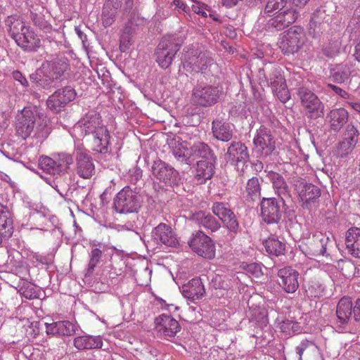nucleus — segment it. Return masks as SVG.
<instances>
[{"label": "nucleus", "instance_id": "1", "mask_svg": "<svg viewBox=\"0 0 360 360\" xmlns=\"http://www.w3.org/2000/svg\"><path fill=\"white\" fill-rule=\"evenodd\" d=\"M80 136L91 134L93 150L100 153H108L110 136L103 124L100 114L95 111L87 112L74 127Z\"/></svg>", "mask_w": 360, "mask_h": 360}, {"label": "nucleus", "instance_id": "2", "mask_svg": "<svg viewBox=\"0 0 360 360\" xmlns=\"http://www.w3.org/2000/svg\"><path fill=\"white\" fill-rule=\"evenodd\" d=\"M34 129V135L38 138H46L50 133L46 117L36 110L25 108L15 117L16 134L25 139Z\"/></svg>", "mask_w": 360, "mask_h": 360}, {"label": "nucleus", "instance_id": "3", "mask_svg": "<svg viewBox=\"0 0 360 360\" xmlns=\"http://www.w3.org/2000/svg\"><path fill=\"white\" fill-rule=\"evenodd\" d=\"M182 44L183 39L177 35H167L161 39L155 52V60L161 68L171 65Z\"/></svg>", "mask_w": 360, "mask_h": 360}, {"label": "nucleus", "instance_id": "4", "mask_svg": "<svg viewBox=\"0 0 360 360\" xmlns=\"http://www.w3.org/2000/svg\"><path fill=\"white\" fill-rule=\"evenodd\" d=\"M297 95L308 119L316 120L324 116L325 105L311 90L300 86L297 90Z\"/></svg>", "mask_w": 360, "mask_h": 360}, {"label": "nucleus", "instance_id": "5", "mask_svg": "<svg viewBox=\"0 0 360 360\" xmlns=\"http://www.w3.org/2000/svg\"><path fill=\"white\" fill-rule=\"evenodd\" d=\"M213 63V59L208 52L200 51L195 49H189L182 57L183 68L190 73L203 72Z\"/></svg>", "mask_w": 360, "mask_h": 360}, {"label": "nucleus", "instance_id": "6", "mask_svg": "<svg viewBox=\"0 0 360 360\" xmlns=\"http://www.w3.org/2000/svg\"><path fill=\"white\" fill-rule=\"evenodd\" d=\"M73 162L72 155L66 153L54 154L53 158L42 156L39 159L40 168L51 175H60L67 172Z\"/></svg>", "mask_w": 360, "mask_h": 360}, {"label": "nucleus", "instance_id": "7", "mask_svg": "<svg viewBox=\"0 0 360 360\" xmlns=\"http://www.w3.org/2000/svg\"><path fill=\"white\" fill-rule=\"evenodd\" d=\"M140 201L139 193L129 186H125L115 195L113 205L118 213H132L140 207Z\"/></svg>", "mask_w": 360, "mask_h": 360}, {"label": "nucleus", "instance_id": "8", "mask_svg": "<svg viewBox=\"0 0 360 360\" xmlns=\"http://www.w3.org/2000/svg\"><path fill=\"white\" fill-rule=\"evenodd\" d=\"M190 248L198 256L212 259L215 257L216 247L212 239L202 231L192 233L188 241Z\"/></svg>", "mask_w": 360, "mask_h": 360}, {"label": "nucleus", "instance_id": "9", "mask_svg": "<svg viewBox=\"0 0 360 360\" xmlns=\"http://www.w3.org/2000/svg\"><path fill=\"white\" fill-rule=\"evenodd\" d=\"M304 37V29L299 26H293L283 34L279 47L284 54H293L302 46Z\"/></svg>", "mask_w": 360, "mask_h": 360}, {"label": "nucleus", "instance_id": "10", "mask_svg": "<svg viewBox=\"0 0 360 360\" xmlns=\"http://www.w3.org/2000/svg\"><path fill=\"white\" fill-rule=\"evenodd\" d=\"M280 202L276 198H263L259 203L260 217L267 224H278L283 217Z\"/></svg>", "mask_w": 360, "mask_h": 360}, {"label": "nucleus", "instance_id": "11", "mask_svg": "<svg viewBox=\"0 0 360 360\" xmlns=\"http://www.w3.org/2000/svg\"><path fill=\"white\" fill-rule=\"evenodd\" d=\"M295 186L304 209L311 210L316 205L321 196V190L317 186L304 180L297 181Z\"/></svg>", "mask_w": 360, "mask_h": 360}, {"label": "nucleus", "instance_id": "12", "mask_svg": "<svg viewBox=\"0 0 360 360\" xmlns=\"http://www.w3.org/2000/svg\"><path fill=\"white\" fill-rule=\"evenodd\" d=\"M151 172L155 178L166 186L177 185L180 181L179 174L173 167L165 162L158 160L154 161Z\"/></svg>", "mask_w": 360, "mask_h": 360}, {"label": "nucleus", "instance_id": "13", "mask_svg": "<svg viewBox=\"0 0 360 360\" xmlns=\"http://www.w3.org/2000/svg\"><path fill=\"white\" fill-rule=\"evenodd\" d=\"M219 97V90L217 87L208 84H198L192 93L193 103L202 107H209L217 102Z\"/></svg>", "mask_w": 360, "mask_h": 360}, {"label": "nucleus", "instance_id": "14", "mask_svg": "<svg viewBox=\"0 0 360 360\" xmlns=\"http://www.w3.org/2000/svg\"><path fill=\"white\" fill-rule=\"evenodd\" d=\"M253 143L255 152L261 157L271 155L276 149V141L271 131L262 126L257 131Z\"/></svg>", "mask_w": 360, "mask_h": 360}, {"label": "nucleus", "instance_id": "15", "mask_svg": "<svg viewBox=\"0 0 360 360\" xmlns=\"http://www.w3.org/2000/svg\"><path fill=\"white\" fill-rule=\"evenodd\" d=\"M76 95L75 90L69 86L58 89L47 99V107L53 113L60 112L68 103L75 98Z\"/></svg>", "mask_w": 360, "mask_h": 360}, {"label": "nucleus", "instance_id": "16", "mask_svg": "<svg viewBox=\"0 0 360 360\" xmlns=\"http://www.w3.org/2000/svg\"><path fill=\"white\" fill-rule=\"evenodd\" d=\"M12 38L18 46L26 51H35L41 46V40L33 30L25 25H21V30L12 33Z\"/></svg>", "mask_w": 360, "mask_h": 360}, {"label": "nucleus", "instance_id": "17", "mask_svg": "<svg viewBox=\"0 0 360 360\" xmlns=\"http://www.w3.org/2000/svg\"><path fill=\"white\" fill-rule=\"evenodd\" d=\"M196 131H198L196 129L188 128L185 131L181 132L180 140L174 141L172 146V153L179 162L188 165H192V160L189 159L191 143L188 142L187 139L190 134H194V136H196L195 134Z\"/></svg>", "mask_w": 360, "mask_h": 360}, {"label": "nucleus", "instance_id": "18", "mask_svg": "<svg viewBox=\"0 0 360 360\" xmlns=\"http://www.w3.org/2000/svg\"><path fill=\"white\" fill-rule=\"evenodd\" d=\"M266 24V27L269 30H282L293 23L297 18V13L292 8L276 11L271 14Z\"/></svg>", "mask_w": 360, "mask_h": 360}, {"label": "nucleus", "instance_id": "19", "mask_svg": "<svg viewBox=\"0 0 360 360\" xmlns=\"http://www.w3.org/2000/svg\"><path fill=\"white\" fill-rule=\"evenodd\" d=\"M75 172L81 178L90 179L95 173V166L91 157L83 148H77L75 151Z\"/></svg>", "mask_w": 360, "mask_h": 360}, {"label": "nucleus", "instance_id": "20", "mask_svg": "<svg viewBox=\"0 0 360 360\" xmlns=\"http://www.w3.org/2000/svg\"><path fill=\"white\" fill-rule=\"evenodd\" d=\"M278 283L287 293H294L299 288V272L291 266H285L278 269Z\"/></svg>", "mask_w": 360, "mask_h": 360}, {"label": "nucleus", "instance_id": "21", "mask_svg": "<svg viewBox=\"0 0 360 360\" xmlns=\"http://www.w3.org/2000/svg\"><path fill=\"white\" fill-rule=\"evenodd\" d=\"M152 238L157 245L163 244L169 247H176L179 241L176 236L169 225L160 223L152 231Z\"/></svg>", "mask_w": 360, "mask_h": 360}, {"label": "nucleus", "instance_id": "22", "mask_svg": "<svg viewBox=\"0 0 360 360\" xmlns=\"http://www.w3.org/2000/svg\"><path fill=\"white\" fill-rule=\"evenodd\" d=\"M266 177L271 183L272 187L277 195L279 197L281 202L285 204V199L290 197V189L282 174L268 169L266 167L264 169Z\"/></svg>", "mask_w": 360, "mask_h": 360}, {"label": "nucleus", "instance_id": "23", "mask_svg": "<svg viewBox=\"0 0 360 360\" xmlns=\"http://www.w3.org/2000/svg\"><path fill=\"white\" fill-rule=\"evenodd\" d=\"M155 322L158 333L167 340L174 338L181 328L179 322L169 314L159 316Z\"/></svg>", "mask_w": 360, "mask_h": 360}, {"label": "nucleus", "instance_id": "24", "mask_svg": "<svg viewBox=\"0 0 360 360\" xmlns=\"http://www.w3.org/2000/svg\"><path fill=\"white\" fill-rule=\"evenodd\" d=\"M330 243L332 241L328 236L322 232H317L309 238L308 253L311 256L327 255V248Z\"/></svg>", "mask_w": 360, "mask_h": 360}, {"label": "nucleus", "instance_id": "25", "mask_svg": "<svg viewBox=\"0 0 360 360\" xmlns=\"http://www.w3.org/2000/svg\"><path fill=\"white\" fill-rule=\"evenodd\" d=\"M258 78L261 86H271L272 90L286 84L280 68L276 66H272L267 73L264 69H260Z\"/></svg>", "mask_w": 360, "mask_h": 360}, {"label": "nucleus", "instance_id": "26", "mask_svg": "<svg viewBox=\"0 0 360 360\" xmlns=\"http://www.w3.org/2000/svg\"><path fill=\"white\" fill-rule=\"evenodd\" d=\"M227 162L236 165L238 162H245L249 159L248 148L240 141H233L224 155Z\"/></svg>", "mask_w": 360, "mask_h": 360}, {"label": "nucleus", "instance_id": "27", "mask_svg": "<svg viewBox=\"0 0 360 360\" xmlns=\"http://www.w3.org/2000/svg\"><path fill=\"white\" fill-rule=\"evenodd\" d=\"M49 70V66L43 63L40 68L37 69L34 73L30 75V81L37 86L44 89H49L55 86L57 80Z\"/></svg>", "mask_w": 360, "mask_h": 360}, {"label": "nucleus", "instance_id": "28", "mask_svg": "<svg viewBox=\"0 0 360 360\" xmlns=\"http://www.w3.org/2000/svg\"><path fill=\"white\" fill-rule=\"evenodd\" d=\"M191 219L200 227L204 228L208 233H214L221 228V224L211 213L198 211L192 214Z\"/></svg>", "mask_w": 360, "mask_h": 360}, {"label": "nucleus", "instance_id": "29", "mask_svg": "<svg viewBox=\"0 0 360 360\" xmlns=\"http://www.w3.org/2000/svg\"><path fill=\"white\" fill-rule=\"evenodd\" d=\"M182 295L193 301L200 299L205 292L204 285L200 278H194L181 288Z\"/></svg>", "mask_w": 360, "mask_h": 360}, {"label": "nucleus", "instance_id": "30", "mask_svg": "<svg viewBox=\"0 0 360 360\" xmlns=\"http://www.w3.org/2000/svg\"><path fill=\"white\" fill-rule=\"evenodd\" d=\"M73 345L78 350L96 349L103 347V340L100 335H84L75 337Z\"/></svg>", "mask_w": 360, "mask_h": 360}, {"label": "nucleus", "instance_id": "31", "mask_svg": "<svg viewBox=\"0 0 360 360\" xmlns=\"http://www.w3.org/2000/svg\"><path fill=\"white\" fill-rule=\"evenodd\" d=\"M75 326L69 321L46 323V332L56 336H70L75 333Z\"/></svg>", "mask_w": 360, "mask_h": 360}, {"label": "nucleus", "instance_id": "32", "mask_svg": "<svg viewBox=\"0 0 360 360\" xmlns=\"http://www.w3.org/2000/svg\"><path fill=\"white\" fill-rule=\"evenodd\" d=\"M233 125L222 120H216L212 123L213 136L217 140L227 142L233 135Z\"/></svg>", "mask_w": 360, "mask_h": 360}, {"label": "nucleus", "instance_id": "33", "mask_svg": "<svg viewBox=\"0 0 360 360\" xmlns=\"http://www.w3.org/2000/svg\"><path fill=\"white\" fill-rule=\"evenodd\" d=\"M215 160L207 159L198 161L195 178L199 184L205 183L214 175Z\"/></svg>", "mask_w": 360, "mask_h": 360}, {"label": "nucleus", "instance_id": "34", "mask_svg": "<svg viewBox=\"0 0 360 360\" xmlns=\"http://www.w3.org/2000/svg\"><path fill=\"white\" fill-rule=\"evenodd\" d=\"M345 245L352 256L360 258V229L354 227L347 231Z\"/></svg>", "mask_w": 360, "mask_h": 360}, {"label": "nucleus", "instance_id": "35", "mask_svg": "<svg viewBox=\"0 0 360 360\" xmlns=\"http://www.w3.org/2000/svg\"><path fill=\"white\" fill-rule=\"evenodd\" d=\"M189 159L192 160V164L197 158L202 160H213L216 159L212 150L209 146L203 142L194 143L190 145Z\"/></svg>", "mask_w": 360, "mask_h": 360}, {"label": "nucleus", "instance_id": "36", "mask_svg": "<svg viewBox=\"0 0 360 360\" xmlns=\"http://www.w3.org/2000/svg\"><path fill=\"white\" fill-rule=\"evenodd\" d=\"M327 120L330 122L331 130L338 131L347 122L348 113L342 108L333 109L328 114Z\"/></svg>", "mask_w": 360, "mask_h": 360}, {"label": "nucleus", "instance_id": "37", "mask_svg": "<svg viewBox=\"0 0 360 360\" xmlns=\"http://www.w3.org/2000/svg\"><path fill=\"white\" fill-rule=\"evenodd\" d=\"M336 314L338 323L345 325L352 315V302L349 297H342L337 305Z\"/></svg>", "mask_w": 360, "mask_h": 360}, {"label": "nucleus", "instance_id": "38", "mask_svg": "<svg viewBox=\"0 0 360 360\" xmlns=\"http://www.w3.org/2000/svg\"><path fill=\"white\" fill-rule=\"evenodd\" d=\"M262 180L257 176L249 179L245 184L244 195L248 201H255L261 196Z\"/></svg>", "mask_w": 360, "mask_h": 360}, {"label": "nucleus", "instance_id": "39", "mask_svg": "<svg viewBox=\"0 0 360 360\" xmlns=\"http://www.w3.org/2000/svg\"><path fill=\"white\" fill-rule=\"evenodd\" d=\"M351 65L348 63L335 65L330 70V77L337 83H343L349 78Z\"/></svg>", "mask_w": 360, "mask_h": 360}, {"label": "nucleus", "instance_id": "40", "mask_svg": "<svg viewBox=\"0 0 360 360\" xmlns=\"http://www.w3.org/2000/svg\"><path fill=\"white\" fill-rule=\"evenodd\" d=\"M359 133L358 129L353 124H348L346 129L345 138L340 143V148L346 153L352 150L357 143V136Z\"/></svg>", "mask_w": 360, "mask_h": 360}, {"label": "nucleus", "instance_id": "41", "mask_svg": "<svg viewBox=\"0 0 360 360\" xmlns=\"http://www.w3.org/2000/svg\"><path fill=\"white\" fill-rule=\"evenodd\" d=\"M50 68L49 71L56 80L59 79L68 68V59L66 58H57L51 61L44 63Z\"/></svg>", "mask_w": 360, "mask_h": 360}, {"label": "nucleus", "instance_id": "42", "mask_svg": "<svg viewBox=\"0 0 360 360\" xmlns=\"http://www.w3.org/2000/svg\"><path fill=\"white\" fill-rule=\"evenodd\" d=\"M266 251L271 255L278 257L285 254V244L277 238L269 237L263 243Z\"/></svg>", "mask_w": 360, "mask_h": 360}, {"label": "nucleus", "instance_id": "43", "mask_svg": "<svg viewBox=\"0 0 360 360\" xmlns=\"http://www.w3.org/2000/svg\"><path fill=\"white\" fill-rule=\"evenodd\" d=\"M18 292L26 299L34 300L40 297V288L27 280H22V283L18 284Z\"/></svg>", "mask_w": 360, "mask_h": 360}, {"label": "nucleus", "instance_id": "44", "mask_svg": "<svg viewBox=\"0 0 360 360\" xmlns=\"http://www.w3.org/2000/svg\"><path fill=\"white\" fill-rule=\"evenodd\" d=\"M102 255L103 252L99 248H95L91 250L89 253V261L86 269L84 270L85 277L91 276L93 274L95 268L101 262Z\"/></svg>", "mask_w": 360, "mask_h": 360}, {"label": "nucleus", "instance_id": "45", "mask_svg": "<svg viewBox=\"0 0 360 360\" xmlns=\"http://www.w3.org/2000/svg\"><path fill=\"white\" fill-rule=\"evenodd\" d=\"M0 227L13 231V215L9 207L0 203Z\"/></svg>", "mask_w": 360, "mask_h": 360}, {"label": "nucleus", "instance_id": "46", "mask_svg": "<svg viewBox=\"0 0 360 360\" xmlns=\"http://www.w3.org/2000/svg\"><path fill=\"white\" fill-rule=\"evenodd\" d=\"M212 211L221 221L234 213L227 204L222 202H214Z\"/></svg>", "mask_w": 360, "mask_h": 360}, {"label": "nucleus", "instance_id": "47", "mask_svg": "<svg viewBox=\"0 0 360 360\" xmlns=\"http://www.w3.org/2000/svg\"><path fill=\"white\" fill-rule=\"evenodd\" d=\"M288 3V0H269L264 9V15L271 16V14L276 11L280 12L286 10L285 6ZM263 17H265V15H263Z\"/></svg>", "mask_w": 360, "mask_h": 360}, {"label": "nucleus", "instance_id": "48", "mask_svg": "<svg viewBox=\"0 0 360 360\" xmlns=\"http://www.w3.org/2000/svg\"><path fill=\"white\" fill-rule=\"evenodd\" d=\"M241 267L250 277L258 278L264 275L263 265L261 263H243Z\"/></svg>", "mask_w": 360, "mask_h": 360}, {"label": "nucleus", "instance_id": "49", "mask_svg": "<svg viewBox=\"0 0 360 360\" xmlns=\"http://www.w3.org/2000/svg\"><path fill=\"white\" fill-rule=\"evenodd\" d=\"M224 226L229 231L231 237L234 238L240 231L239 222L236 214L233 213L229 218L222 221Z\"/></svg>", "mask_w": 360, "mask_h": 360}, {"label": "nucleus", "instance_id": "50", "mask_svg": "<svg viewBox=\"0 0 360 360\" xmlns=\"http://www.w3.org/2000/svg\"><path fill=\"white\" fill-rule=\"evenodd\" d=\"M105 4L116 11L122 9L124 12H129L132 8L134 2L133 0H108Z\"/></svg>", "mask_w": 360, "mask_h": 360}, {"label": "nucleus", "instance_id": "51", "mask_svg": "<svg viewBox=\"0 0 360 360\" xmlns=\"http://www.w3.org/2000/svg\"><path fill=\"white\" fill-rule=\"evenodd\" d=\"M30 18L33 24L40 30L47 32L51 30V25L45 20L44 15L41 13L30 11Z\"/></svg>", "mask_w": 360, "mask_h": 360}, {"label": "nucleus", "instance_id": "52", "mask_svg": "<svg viewBox=\"0 0 360 360\" xmlns=\"http://www.w3.org/2000/svg\"><path fill=\"white\" fill-rule=\"evenodd\" d=\"M281 331L288 335H293L300 333L301 328L300 324L294 321L285 320L281 323Z\"/></svg>", "mask_w": 360, "mask_h": 360}, {"label": "nucleus", "instance_id": "53", "mask_svg": "<svg viewBox=\"0 0 360 360\" xmlns=\"http://www.w3.org/2000/svg\"><path fill=\"white\" fill-rule=\"evenodd\" d=\"M5 25L8 29L10 36L12 37V33H16L21 30V25H24L23 22L19 20L15 15H9L5 20Z\"/></svg>", "mask_w": 360, "mask_h": 360}, {"label": "nucleus", "instance_id": "54", "mask_svg": "<svg viewBox=\"0 0 360 360\" xmlns=\"http://www.w3.org/2000/svg\"><path fill=\"white\" fill-rule=\"evenodd\" d=\"M251 321L260 328H263L269 323L266 311L264 309L255 311L252 315Z\"/></svg>", "mask_w": 360, "mask_h": 360}, {"label": "nucleus", "instance_id": "55", "mask_svg": "<svg viewBox=\"0 0 360 360\" xmlns=\"http://www.w3.org/2000/svg\"><path fill=\"white\" fill-rule=\"evenodd\" d=\"M117 12L114 8L104 4L102 13L103 24L105 27L110 26L115 19Z\"/></svg>", "mask_w": 360, "mask_h": 360}, {"label": "nucleus", "instance_id": "56", "mask_svg": "<svg viewBox=\"0 0 360 360\" xmlns=\"http://www.w3.org/2000/svg\"><path fill=\"white\" fill-rule=\"evenodd\" d=\"M274 95L281 101V102L285 103L288 101L290 98V94L288 89L287 84H285L281 87L276 88L272 90Z\"/></svg>", "mask_w": 360, "mask_h": 360}, {"label": "nucleus", "instance_id": "57", "mask_svg": "<svg viewBox=\"0 0 360 360\" xmlns=\"http://www.w3.org/2000/svg\"><path fill=\"white\" fill-rule=\"evenodd\" d=\"M311 346H315L313 340L304 339L302 340L300 345L295 347L296 353L299 355V360H302V354L304 352Z\"/></svg>", "mask_w": 360, "mask_h": 360}, {"label": "nucleus", "instance_id": "58", "mask_svg": "<svg viewBox=\"0 0 360 360\" xmlns=\"http://www.w3.org/2000/svg\"><path fill=\"white\" fill-rule=\"evenodd\" d=\"M311 346H315L313 340L304 339L302 340L300 345L295 347L296 353L299 355V360H302V354L304 352Z\"/></svg>", "mask_w": 360, "mask_h": 360}, {"label": "nucleus", "instance_id": "59", "mask_svg": "<svg viewBox=\"0 0 360 360\" xmlns=\"http://www.w3.org/2000/svg\"><path fill=\"white\" fill-rule=\"evenodd\" d=\"M205 5L201 2L196 1L192 5V11L201 16L206 18L207 16V13L205 11Z\"/></svg>", "mask_w": 360, "mask_h": 360}, {"label": "nucleus", "instance_id": "60", "mask_svg": "<svg viewBox=\"0 0 360 360\" xmlns=\"http://www.w3.org/2000/svg\"><path fill=\"white\" fill-rule=\"evenodd\" d=\"M13 78L15 81L18 82L23 86H28L29 82L26 77L23 76L21 72L15 70L12 72Z\"/></svg>", "mask_w": 360, "mask_h": 360}, {"label": "nucleus", "instance_id": "61", "mask_svg": "<svg viewBox=\"0 0 360 360\" xmlns=\"http://www.w3.org/2000/svg\"><path fill=\"white\" fill-rule=\"evenodd\" d=\"M352 314L356 321H360V298H358L354 304L352 303Z\"/></svg>", "mask_w": 360, "mask_h": 360}, {"label": "nucleus", "instance_id": "62", "mask_svg": "<svg viewBox=\"0 0 360 360\" xmlns=\"http://www.w3.org/2000/svg\"><path fill=\"white\" fill-rule=\"evenodd\" d=\"M13 233V231L0 227V245L4 241L8 240L12 236Z\"/></svg>", "mask_w": 360, "mask_h": 360}, {"label": "nucleus", "instance_id": "63", "mask_svg": "<svg viewBox=\"0 0 360 360\" xmlns=\"http://www.w3.org/2000/svg\"><path fill=\"white\" fill-rule=\"evenodd\" d=\"M320 24L319 26H317V22L314 20V18L310 21L309 26H310V33L313 34L314 37H316L320 33H321V29L320 28Z\"/></svg>", "mask_w": 360, "mask_h": 360}, {"label": "nucleus", "instance_id": "64", "mask_svg": "<svg viewBox=\"0 0 360 360\" xmlns=\"http://www.w3.org/2000/svg\"><path fill=\"white\" fill-rule=\"evenodd\" d=\"M360 25H359V20L358 19L356 18H352L348 25H347V30L351 33H356V30L357 29H359Z\"/></svg>", "mask_w": 360, "mask_h": 360}]
</instances>
